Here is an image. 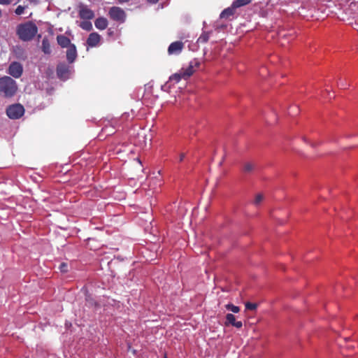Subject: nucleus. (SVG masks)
Masks as SVG:
<instances>
[{
    "label": "nucleus",
    "mask_w": 358,
    "mask_h": 358,
    "mask_svg": "<svg viewBox=\"0 0 358 358\" xmlns=\"http://www.w3.org/2000/svg\"><path fill=\"white\" fill-rule=\"evenodd\" d=\"M38 32L36 25L31 22L20 24L17 27L16 33L19 38L22 41H29L34 38Z\"/></svg>",
    "instance_id": "1"
},
{
    "label": "nucleus",
    "mask_w": 358,
    "mask_h": 358,
    "mask_svg": "<svg viewBox=\"0 0 358 358\" xmlns=\"http://www.w3.org/2000/svg\"><path fill=\"white\" fill-rule=\"evenodd\" d=\"M17 84L15 80L8 76L0 78V95L6 97H13L17 91Z\"/></svg>",
    "instance_id": "2"
},
{
    "label": "nucleus",
    "mask_w": 358,
    "mask_h": 358,
    "mask_svg": "<svg viewBox=\"0 0 358 358\" xmlns=\"http://www.w3.org/2000/svg\"><path fill=\"white\" fill-rule=\"evenodd\" d=\"M24 113V108L20 103H15L6 108V114L10 119H20Z\"/></svg>",
    "instance_id": "3"
},
{
    "label": "nucleus",
    "mask_w": 358,
    "mask_h": 358,
    "mask_svg": "<svg viewBox=\"0 0 358 358\" xmlns=\"http://www.w3.org/2000/svg\"><path fill=\"white\" fill-rule=\"evenodd\" d=\"M73 71L72 66L65 63H59L57 66V76L63 81L70 78Z\"/></svg>",
    "instance_id": "4"
},
{
    "label": "nucleus",
    "mask_w": 358,
    "mask_h": 358,
    "mask_svg": "<svg viewBox=\"0 0 358 358\" xmlns=\"http://www.w3.org/2000/svg\"><path fill=\"white\" fill-rule=\"evenodd\" d=\"M7 73L15 78H19L23 73V66L17 62H13L9 64Z\"/></svg>",
    "instance_id": "5"
},
{
    "label": "nucleus",
    "mask_w": 358,
    "mask_h": 358,
    "mask_svg": "<svg viewBox=\"0 0 358 358\" xmlns=\"http://www.w3.org/2000/svg\"><path fill=\"white\" fill-rule=\"evenodd\" d=\"M108 15L112 20L120 22H123L126 17V14L124 10L117 6L110 8Z\"/></svg>",
    "instance_id": "6"
},
{
    "label": "nucleus",
    "mask_w": 358,
    "mask_h": 358,
    "mask_svg": "<svg viewBox=\"0 0 358 358\" xmlns=\"http://www.w3.org/2000/svg\"><path fill=\"white\" fill-rule=\"evenodd\" d=\"M79 16L84 20H92L94 17V12L86 6H80L79 8Z\"/></svg>",
    "instance_id": "7"
},
{
    "label": "nucleus",
    "mask_w": 358,
    "mask_h": 358,
    "mask_svg": "<svg viewBox=\"0 0 358 358\" xmlns=\"http://www.w3.org/2000/svg\"><path fill=\"white\" fill-rule=\"evenodd\" d=\"M184 48V43L181 41H175L170 44L168 48L169 55H178Z\"/></svg>",
    "instance_id": "8"
},
{
    "label": "nucleus",
    "mask_w": 358,
    "mask_h": 358,
    "mask_svg": "<svg viewBox=\"0 0 358 358\" xmlns=\"http://www.w3.org/2000/svg\"><path fill=\"white\" fill-rule=\"evenodd\" d=\"M101 36L96 32L91 33L87 40V44L89 47L93 48L100 45Z\"/></svg>",
    "instance_id": "9"
},
{
    "label": "nucleus",
    "mask_w": 358,
    "mask_h": 358,
    "mask_svg": "<svg viewBox=\"0 0 358 358\" xmlns=\"http://www.w3.org/2000/svg\"><path fill=\"white\" fill-rule=\"evenodd\" d=\"M225 325H232L240 329L242 327L243 323L241 321H236V317L231 313H228L226 315Z\"/></svg>",
    "instance_id": "10"
},
{
    "label": "nucleus",
    "mask_w": 358,
    "mask_h": 358,
    "mask_svg": "<svg viewBox=\"0 0 358 358\" xmlns=\"http://www.w3.org/2000/svg\"><path fill=\"white\" fill-rule=\"evenodd\" d=\"M77 57V50L76 46L72 44L67 48L66 59L69 63H73Z\"/></svg>",
    "instance_id": "11"
},
{
    "label": "nucleus",
    "mask_w": 358,
    "mask_h": 358,
    "mask_svg": "<svg viewBox=\"0 0 358 358\" xmlns=\"http://www.w3.org/2000/svg\"><path fill=\"white\" fill-rule=\"evenodd\" d=\"M236 8L234 7V5L231 4V6L227 8H225L220 14V18H224L227 20H231V17H233L236 13Z\"/></svg>",
    "instance_id": "12"
},
{
    "label": "nucleus",
    "mask_w": 358,
    "mask_h": 358,
    "mask_svg": "<svg viewBox=\"0 0 358 358\" xmlns=\"http://www.w3.org/2000/svg\"><path fill=\"white\" fill-rule=\"evenodd\" d=\"M57 41L62 48H68L72 45L70 39L63 34H59L57 36Z\"/></svg>",
    "instance_id": "13"
},
{
    "label": "nucleus",
    "mask_w": 358,
    "mask_h": 358,
    "mask_svg": "<svg viewBox=\"0 0 358 358\" xmlns=\"http://www.w3.org/2000/svg\"><path fill=\"white\" fill-rule=\"evenodd\" d=\"M13 54L17 59L21 60H25L27 59V55L24 50L20 46H15L13 48Z\"/></svg>",
    "instance_id": "14"
},
{
    "label": "nucleus",
    "mask_w": 358,
    "mask_h": 358,
    "mask_svg": "<svg viewBox=\"0 0 358 358\" xmlns=\"http://www.w3.org/2000/svg\"><path fill=\"white\" fill-rule=\"evenodd\" d=\"M193 62H191L187 68H182L180 71L183 75V79H187L190 77L194 72Z\"/></svg>",
    "instance_id": "15"
},
{
    "label": "nucleus",
    "mask_w": 358,
    "mask_h": 358,
    "mask_svg": "<svg viewBox=\"0 0 358 358\" xmlns=\"http://www.w3.org/2000/svg\"><path fill=\"white\" fill-rule=\"evenodd\" d=\"M94 24L98 29L103 30L108 26V21L105 17H98L95 20Z\"/></svg>",
    "instance_id": "16"
},
{
    "label": "nucleus",
    "mask_w": 358,
    "mask_h": 358,
    "mask_svg": "<svg viewBox=\"0 0 358 358\" xmlns=\"http://www.w3.org/2000/svg\"><path fill=\"white\" fill-rule=\"evenodd\" d=\"M252 2V0H234L232 3L236 9L247 6Z\"/></svg>",
    "instance_id": "17"
},
{
    "label": "nucleus",
    "mask_w": 358,
    "mask_h": 358,
    "mask_svg": "<svg viewBox=\"0 0 358 358\" xmlns=\"http://www.w3.org/2000/svg\"><path fill=\"white\" fill-rule=\"evenodd\" d=\"M79 26L85 31H91L92 29V24L90 21L85 20L80 23Z\"/></svg>",
    "instance_id": "18"
},
{
    "label": "nucleus",
    "mask_w": 358,
    "mask_h": 358,
    "mask_svg": "<svg viewBox=\"0 0 358 358\" xmlns=\"http://www.w3.org/2000/svg\"><path fill=\"white\" fill-rule=\"evenodd\" d=\"M182 78H183V75H182V73H181V71H180L178 73H175V74L172 75V76L170 77V80H171V81H175L176 83H178V82H179Z\"/></svg>",
    "instance_id": "19"
},
{
    "label": "nucleus",
    "mask_w": 358,
    "mask_h": 358,
    "mask_svg": "<svg viewBox=\"0 0 358 358\" xmlns=\"http://www.w3.org/2000/svg\"><path fill=\"white\" fill-rule=\"evenodd\" d=\"M28 8V6L26 5V6H22V5H20L18 6L16 9L15 10V13L17 15H20L24 13L25 9Z\"/></svg>",
    "instance_id": "20"
},
{
    "label": "nucleus",
    "mask_w": 358,
    "mask_h": 358,
    "mask_svg": "<svg viewBox=\"0 0 358 358\" xmlns=\"http://www.w3.org/2000/svg\"><path fill=\"white\" fill-rule=\"evenodd\" d=\"M225 307L228 310H231L235 313H237L240 311V308L238 306H234L231 303L227 304Z\"/></svg>",
    "instance_id": "21"
},
{
    "label": "nucleus",
    "mask_w": 358,
    "mask_h": 358,
    "mask_svg": "<svg viewBox=\"0 0 358 358\" xmlns=\"http://www.w3.org/2000/svg\"><path fill=\"white\" fill-rule=\"evenodd\" d=\"M253 168H254V165H253V164H252L250 162L245 163L243 166V169L246 172H249V171H252L253 169Z\"/></svg>",
    "instance_id": "22"
},
{
    "label": "nucleus",
    "mask_w": 358,
    "mask_h": 358,
    "mask_svg": "<svg viewBox=\"0 0 358 358\" xmlns=\"http://www.w3.org/2000/svg\"><path fill=\"white\" fill-rule=\"evenodd\" d=\"M263 199H264L263 195L261 194H258L256 195L254 202L256 205H259L263 201Z\"/></svg>",
    "instance_id": "23"
},
{
    "label": "nucleus",
    "mask_w": 358,
    "mask_h": 358,
    "mask_svg": "<svg viewBox=\"0 0 358 358\" xmlns=\"http://www.w3.org/2000/svg\"><path fill=\"white\" fill-rule=\"evenodd\" d=\"M245 307L248 310H255L256 308H257V304L255 303H250V302H248L246 303L245 304Z\"/></svg>",
    "instance_id": "24"
},
{
    "label": "nucleus",
    "mask_w": 358,
    "mask_h": 358,
    "mask_svg": "<svg viewBox=\"0 0 358 358\" xmlns=\"http://www.w3.org/2000/svg\"><path fill=\"white\" fill-rule=\"evenodd\" d=\"M60 271L63 273L68 271V265L66 263H62L59 266Z\"/></svg>",
    "instance_id": "25"
},
{
    "label": "nucleus",
    "mask_w": 358,
    "mask_h": 358,
    "mask_svg": "<svg viewBox=\"0 0 358 358\" xmlns=\"http://www.w3.org/2000/svg\"><path fill=\"white\" fill-rule=\"evenodd\" d=\"M10 3V0H0V4L8 5Z\"/></svg>",
    "instance_id": "26"
},
{
    "label": "nucleus",
    "mask_w": 358,
    "mask_h": 358,
    "mask_svg": "<svg viewBox=\"0 0 358 358\" xmlns=\"http://www.w3.org/2000/svg\"><path fill=\"white\" fill-rule=\"evenodd\" d=\"M185 158V153H180V155H179V162H181L184 160V159Z\"/></svg>",
    "instance_id": "27"
},
{
    "label": "nucleus",
    "mask_w": 358,
    "mask_h": 358,
    "mask_svg": "<svg viewBox=\"0 0 358 358\" xmlns=\"http://www.w3.org/2000/svg\"><path fill=\"white\" fill-rule=\"evenodd\" d=\"M41 49L43 52H45V38H43L42 41H41Z\"/></svg>",
    "instance_id": "28"
},
{
    "label": "nucleus",
    "mask_w": 358,
    "mask_h": 358,
    "mask_svg": "<svg viewBox=\"0 0 358 358\" xmlns=\"http://www.w3.org/2000/svg\"><path fill=\"white\" fill-rule=\"evenodd\" d=\"M199 41H207V38L206 37H204V36H201L199 38Z\"/></svg>",
    "instance_id": "29"
},
{
    "label": "nucleus",
    "mask_w": 358,
    "mask_h": 358,
    "mask_svg": "<svg viewBox=\"0 0 358 358\" xmlns=\"http://www.w3.org/2000/svg\"><path fill=\"white\" fill-rule=\"evenodd\" d=\"M149 3H156L159 0H147Z\"/></svg>",
    "instance_id": "30"
},
{
    "label": "nucleus",
    "mask_w": 358,
    "mask_h": 358,
    "mask_svg": "<svg viewBox=\"0 0 358 358\" xmlns=\"http://www.w3.org/2000/svg\"><path fill=\"white\" fill-rule=\"evenodd\" d=\"M120 3L128 2L129 0H117Z\"/></svg>",
    "instance_id": "31"
},
{
    "label": "nucleus",
    "mask_w": 358,
    "mask_h": 358,
    "mask_svg": "<svg viewBox=\"0 0 358 358\" xmlns=\"http://www.w3.org/2000/svg\"><path fill=\"white\" fill-rule=\"evenodd\" d=\"M13 0H10V3L13 1ZM21 0H16V3H18L20 2Z\"/></svg>",
    "instance_id": "32"
},
{
    "label": "nucleus",
    "mask_w": 358,
    "mask_h": 358,
    "mask_svg": "<svg viewBox=\"0 0 358 358\" xmlns=\"http://www.w3.org/2000/svg\"><path fill=\"white\" fill-rule=\"evenodd\" d=\"M1 16H2V11H1V10L0 9V18L1 17Z\"/></svg>",
    "instance_id": "33"
},
{
    "label": "nucleus",
    "mask_w": 358,
    "mask_h": 358,
    "mask_svg": "<svg viewBox=\"0 0 358 358\" xmlns=\"http://www.w3.org/2000/svg\"><path fill=\"white\" fill-rule=\"evenodd\" d=\"M165 358H166V357H165Z\"/></svg>",
    "instance_id": "34"
}]
</instances>
